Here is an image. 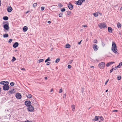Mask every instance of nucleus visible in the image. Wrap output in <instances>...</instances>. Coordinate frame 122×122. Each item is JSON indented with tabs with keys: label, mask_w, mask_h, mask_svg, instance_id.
Returning a JSON list of instances; mask_svg holds the SVG:
<instances>
[{
	"label": "nucleus",
	"mask_w": 122,
	"mask_h": 122,
	"mask_svg": "<svg viewBox=\"0 0 122 122\" xmlns=\"http://www.w3.org/2000/svg\"><path fill=\"white\" fill-rule=\"evenodd\" d=\"M112 51L115 54H118L119 53L117 52V50L116 45L115 42H112V44L111 49Z\"/></svg>",
	"instance_id": "nucleus-1"
},
{
	"label": "nucleus",
	"mask_w": 122,
	"mask_h": 122,
	"mask_svg": "<svg viewBox=\"0 0 122 122\" xmlns=\"http://www.w3.org/2000/svg\"><path fill=\"white\" fill-rule=\"evenodd\" d=\"M105 66V64L104 62H102L98 64V66L99 67L102 69H103Z\"/></svg>",
	"instance_id": "nucleus-2"
},
{
	"label": "nucleus",
	"mask_w": 122,
	"mask_h": 122,
	"mask_svg": "<svg viewBox=\"0 0 122 122\" xmlns=\"http://www.w3.org/2000/svg\"><path fill=\"white\" fill-rule=\"evenodd\" d=\"M99 27L101 29L102 28L104 29L105 28L107 27V26L105 23H102L99 24Z\"/></svg>",
	"instance_id": "nucleus-3"
},
{
	"label": "nucleus",
	"mask_w": 122,
	"mask_h": 122,
	"mask_svg": "<svg viewBox=\"0 0 122 122\" xmlns=\"http://www.w3.org/2000/svg\"><path fill=\"white\" fill-rule=\"evenodd\" d=\"M27 109L29 111L32 112L34 111V108L31 105L29 107H28Z\"/></svg>",
	"instance_id": "nucleus-4"
},
{
	"label": "nucleus",
	"mask_w": 122,
	"mask_h": 122,
	"mask_svg": "<svg viewBox=\"0 0 122 122\" xmlns=\"http://www.w3.org/2000/svg\"><path fill=\"white\" fill-rule=\"evenodd\" d=\"M25 104L26 106L29 107L31 105V102L30 101H26L25 102Z\"/></svg>",
	"instance_id": "nucleus-5"
},
{
	"label": "nucleus",
	"mask_w": 122,
	"mask_h": 122,
	"mask_svg": "<svg viewBox=\"0 0 122 122\" xmlns=\"http://www.w3.org/2000/svg\"><path fill=\"white\" fill-rule=\"evenodd\" d=\"M3 88V89L5 91L8 90L9 89V86L7 85H4Z\"/></svg>",
	"instance_id": "nucleus-6"
},
{
	"label": "nucleus",
	"mask_w": 122,
	"mask_h": 122,
	"mask_svg": "<svg viewBox=\"0 0 122 122\" xmlns=\"http://www.w3.org/2000/svg\"><path fill=\"white\" fill-rule=\"evenodd\" d=\"M15 96L16 98L18 99H21L22 97L21 95L19 93H16V94Z\"/></svg>",
	"instance_id": "nucleus-7"
},
{
	"label": "nucleus",
	"mask_w": 122,
	"mask_h": 122,
	"mask_svg": "<svg viewBox=\"0 0 122 122\" xmlns=\"http://www.w3.org/2000/svg\"><path fill=\"white\" fill-rule=\"evenodd\" d=\"M93 48L94 50L95 51H97L98 49V47L97 46L96 44H94L93 45Z\"/></svg>",
	"instance_id": "nucleus-8"
},
{
	"label": "nucleus",
	"mask_w": 122,
	"mask_h": 122,
	"mask_svg": "<svg viewBox=\"0 0 122 122\" xmlns=\"http://www.w3.org/2000/svg\"><path fill=\"white\" fill-rule=\"evenodd\" d=\"M15 91L14 89H12L9 91L8 92V93L10 94H11L15 93Z\"/></svg>",
	"instance_id": "nucleus-9"
},
{
	"label": "nucleus",
	"mask_w": 122,
	"mask_h": 122,
	"mask_svg": "<svg viewBox=\"0 0 122 122\" xmlns=\"http://www.w3.org/2000/svg\"><path fill=\"white\" fill-rule=\"evenodd\" d=\"M68 8L70 10H72L73 8V7L72 5L70 3H69L68 5Z\"/></svg>",
	"instance_id": "nucleus-10"
},
{
	"label": "nucleus",
	"mask_w": 122,
	"mask_h": 122,
	"mask_svg": "<svg viewBox=\"0 0 122 122\" xmlns=\"http://www.w3.org/2000/svg\"><path fill=\"white\" fill-rule=\"evenodd\" d=\"M4 28L6 30H8L9 28L8 25L7 24H5L3 26Z\"/></svg>",
	"instance_id": "nucleus-11"
},
{
	"label": "nucleus",
	"mask_w": 122,
	"mask_h": 122,
	"mask_svg": "<svg viewBox=\"0 0 122 122\" xmlns=\"http://www.w3.org/2000/svg\"><path fill=\"white\" fill-rule=\"evenodd\" d=\"M114 63V62H109L106 64V66L107 67H108L110 66L111 65Z\"/></svg>",
	"instance_id": "nucleus-12"
},
{
	"label": "nucleus",
	"mask_w": 122,
	"mask_h": 122,
	"mask_svg": "<svg viewBox=\"0 0 122 122\" xmlns=\"http://www.w3.org/2000/svg\"><path fill=\"white\" fill-rule=\"evenodd\" d=\"M75 3L78 5H81L82 4L81 0H79L75 2Z\"/></svg>",
	"instance_id": "nucleus-13"
},
{
	"label": "nucleus",
	"mask_w": 122,
	"mask_h": 122,
	"mask_svg": "<svg viewBox=\"0 0 122 122\" xmlns=\"http://www.w3.org/2000/svg\"><path fill=\"white\" fill-rule=\"evenodd\" d=\"M108 32L110 33H112L113 31L111 27H109L108 28Z\"/></svg>",
	"instance_id": "nucleus-14"
},
{
	"label": "nucleus",
	"mask_w": 122,
	"mask_h": 122,
	"mask_svg": "<svg viewBox=\"0 0 122 122\" xmlns=\"http://www.w3.org/2000/svg\"><path fill=\"white\" fill-rule=\"evenodd\" d=\"M19 45L18 43L17 42H15L13 45V47L14 48H16L18 47Z\"/></svg>",
	"instance_id": "nucleus-15"
},
{
	"label": "nucleus",
	"mask_w": 122,
	"mask_h": 122,
	"mask_svg": "<svg viewBox=\"0 0 122 122\" xmlns=\"http://www.w3.org/2000/svg\"><path fill=\"white\" fill-rule=\"evenodd\" d=\"M12 10V8L11 7H8L7 8V11L8 12H10Z\"/></svg>",
	"instance_id": "nucleus-16"
},
{
	"label": "nucleus",
	"mask_w": 122,
	"mask_h": 122,
	"mask_svg": "<svg viewBox=\"0 0 122 122\" xmlns=\"http://www.w3.org/2000/svg\"><path fill=\"white\" fill-rule=\"evenodd\" d=\"M71 47V45L68 44H66L65 46V47L66 48H70Z\"/></svg>",
	"instance_id": "nucleus-17"
},
{
	"label": "nucleus",
	"mask_w": 122,
	"mask_h": 122,
	"mask_svg": "<svg viewBox=\"0 0 122 122\" xmlns=\"http://www.w3.org/2000/svg\"><path fill=\"white\" fill-rule=\"evenodd\" d=\"M28 29V28L26 26H25L23 28V30L24 32H26Z\"/></svg>",
	"instance_id": "nucleus-18"
},
{
	"label": "nucleus",
	"mask_w": 122,
	"mask_h": 122,
	"mask_svg": "<svg viewBox=\"0 0 122 122\" xmlns=\"http://www.w3.org/2000/svg\"><path fill=\"white\" fill-rule=\"evenodd\" d=\"M122 25L121 24L119 23L118 22L117 24V27L118 28H120L121 27Z\"/></svg>",
	"instance_id": "nucleus-19"
},
{
	"label": "nucleus",
	"mask_w": 122,
	"mask_h": 122,
	"mask_svg": "<svg viewBox=\"0 0 122 122\" xmlns=\"http://www.w3.org/2000/svg\"><path fill=\"white\" fill-rule=\"evenodd\" d=\"M98 118L97 116H95L94 119H93L92 120L93 121H97L98 120Z\"/></svg>",
	"instance_id": "nucleus-20"
},
{
	"label": "nucleus",
	"mask_w": 122,
	"mask_h": 122,
	"mask_svg": "<svg viewBox=\"0 0 122 122\" xmlns=\"http://www.w3.org/2000/svg\"><path fill=\"white\" fill-rule=\"evenodd\" d=\"M122 65V62H121L117 66V67L120 68L121 67Z\"/></svg>",
	"instance_id": "nucleus-21"
},
{
	"label": "nucleus",
	"mask_w": 122,
	"mask_h": 122,
	"mask_svg": "<svg viewBox=\"0 0 122 122\" xmlns=\"http://www.w3.org/2000/svg\"><path fill=\"white\" fill-rule=\"evenodd\" d=\"M71 107L72 108V111H74L75 110V107L74 105H72L71 106Z\"/></svg>",
	"instance_id": "nucleus-22"
},
{
	"label": "nucleus",
	"mask_w": 122,
	"mask_h": 122,
	"mask_svg": "<svg viewBox=\"0 0 122 122\" xmlns=\"http://www.w3.org/2000/svg\"><path fill=\"white\" fill-rule=\"evenodd\" d=\"M3 19L5 20H8V18L7 16H4L3 17Z\"/></svg>",
	"instance_id": "nucleus-23"
},
{
	"label": "nucleus",
	"mask_w": 122,
	"mask_h": 122,
	"mask_svg": "<svg viewBox=\"0 0 122 122\" xmlns=\"http://www.w3.org/2000/svg\"><path fill=\"white\" fill-rule=\"evenodd\" d=\"M3 36L4 38L7 37L8 36V35L7 34H5L3 35Z\"/></svg>",
	"instance_id": "nucleus-24"
},
{
	"label": "nucleus",
	"mask_w": 122,
	"mask_h": 122,
	"mask_svg": "<svg viewBox=\"0 0 122 122\" xmlns=\"http://www.w3.org/2000/svg\"><path fill=\"white\" fill-rule=\"evenodd\" d=\"M58 7L59 8H61L63 6V5L61 3H59L58 4Z\"/></svg>",
	"instance_id": "nucleus-25"
},
{
	"label": "nucleus",
	"mask_w": 122,
	"mask_h": 122,
	"mask_svg": "<svg viewBox=\"0 0 122 122\" xmlns=\"http://www.w3.org/2000/svg\"><path fill=\"white\" fill-rule=\"evenodd\" d=\"M26 97L29 98H30L32 97V95H31L29 94L27 96H26Z\"/></svg>",
	"instance_id": "nucleus-26"
},
{
	"label": "nucleus",
	"mask_w": 122,
	"mask_h": 122,
	"mask_svg": "<svg viewBox=\"0 0 122 122\" xmlns=\"http://www.w3.org/2000/svg\"><path fill=\"white\" fill-rule=\"evenodd\" d=\"M5 81H1V82H0V84H2L4 85H4H6L5 84Z\"/></svg>",
	"instance_id": "nucleus-27"
},
{
	"label": "nucleus",
	"mask_w": 122,
	"mask_h": 122,
	"mask_svg": "<svg viewBox=\"0 0 122 122\" xmlns=\"http://www.w3.org/2000/svg\"><path fill=\"white\" fill-rule=\"evenodd\" d=\"M122 77L121 76H118L117 77V79L119 80H121Z\"/></svg>",
	"instance_id": "nucleus-28"
},
{
	"label": "nucleus",
	"mask_w": 122,
	"mask_h": 122,
	"mask_svg": "<svg viewBox=\"0 0 122 122\" xmlns=\"http://www.w3.org/2000/svg\"><path fill=\"white\" fill-rule=\"evenodd\" d=\"M93 15L95 17H97L98 16V14L97 13H93Z\"/></svg>",
	"instance_id": "nucleus-29"
},
{
	"label": "nucleus",
	"mask_w": 122,
	"mask_h": 122,
	"mask_svg": "<svg viewBox=\"0 0 122 122\" xmlns=\"http://www.w3.org/2000/svg\"><path fill=\"white\" fill-rule=\"evenodd\" d=\"M16 60L15 58L14 57H13V59L11 60V61L12 62Z\"/></svg>",
	"instance_id": "nucleus-30"
},
{
	"label": "nucleus",
	"mask_w": 122,
	"mask_h": 122,
	"mask_svg": "<svg viewBox=\"0 0 122 122\" xmlns=\"http://www.w3.org/2000/svg\"><path fill=\"white\" fill-rule=\"evenodd\" d=\"M10 85L11 86H13L14 85V83L13 82H11L10 83Z\"/></svg>",
	"instance_id": "nucleus-31"
},
{
	"label": "nucleus",
	"mask_w": 122,
	"mask_h": 122,
	"mask_svg": "<svg viewBox=\"0 0 122 122\" xmlns=\"http://www.w3.org/2000/svg\"><path fill=\"white\" fill-rule=\"evenodd\" d=\"M66 10V9L64 8H63L62 9H61V11L63 12L65 11Z\"/></svg>",
	"instance_id": "nucleus-32"
},
{
	"label": "nucleus",
	"mask_w": 122,
	"mask_h": 122,
	"mask_svg": "<svg viewBox=\"0 0 122 122\" xmlns=\"http://www.w3.org/2000/svg\"><path fill=\"white\" fill-rule=\"evenodd\" d=\"M60 61V59L59 58L57 59L55 61V62L56 63H58Z\"/></svg>",
	"instance_id": "nucleus-33"
},
{
	"label": "nucleus",
	"mask_w": 122,
	"mask_h": 122,
	"mask_svg": "<svg viewBox=\"0 0 122 122\" xmlns=\"http://www.w3.org/2000/svg\"><path fill=\"white\" fill-rule=\"evenodd\" d=\"M63 14L62 13H60L59 15V16L60 17H62Z\"/></svg>",
	"instance_id": "nucleus-34"
},
{
	"label": "nucleus",
	"mask_w": 122,
	"mask_h": 122,
	"mask_svg": "<svg viewBox=\"0 0 122 122\" xmlns=\"http://www.w3.org/2000/svg\"><path fill=\"white\" fill-rule=\"evenodd\" d=\"M93 42L95 43H97V41L96 39H94L93 41Z\"/></svg>",
	"instance_id": "nucleus-35"
},
{
	"label": "nucleus",
	"mask_w": 122,
	"mask_h": 122,
	"mask_svg": "<svg viewBox=\"0 0 122 122\" xmlns=\"http://www.w3.org/2000/svg\"><path fill=\"white\" fill-rule=\"evenodd\" d=\"M100 118L101 120L102 121H103L104 120V118L102 116H100Z\"/></svg>",
	"instance_id": "nucleus-36"
},
{
	"label": "nucleus",
	"mask_w": 122,
	"mask_h": 122,
	"mask_svg": "<svg viewBox=\"0 0 122 122\" xmlns=\"http://www.w3.org/2000/svg\"><path fill=\"white\" fill-rule=\"evenodd\" d=\"M43 61H44V60L43 59L39 60V62L40 63V62H41Z\"/></svg>",
	"instance_id": "nucleus-37"
},
{
	"label": "nucleus",
	"mask_w": 122,
	"mask_h": 122,
	"mask_svg": "<svg viewBox=\"0 0 122 122\" xmlns=\"http://www.w3.org/2000/svg\"><path fill=\"white\" fill-rule=\"evenodd\" d=\"M12 41V39H10L9 41V42L10 43Z\"/></svg>",
	"instance_id": "nucleus-38"
},
{
	"label": "nucleus",
	"mask_w": 122,
	"mask_h": 122,
	"mask_svg": "<svg viewBox=\"0 0 122 122\" xmlns=\"http://www.w3.org/2000/svg\"><path fill=\"white\" fill-rule=\"evenodd\" d=\"M37 5V3H34L33 4V6L34 7H36V6Z\"/></svg>",
	"instance_id": "nucleus-39"
},
{
	"label": "nucleus",
	"mask_w": 122,
	"mask_h": 122,
	"mask_svg": "<svg viewBox=\"0 0 122 122\" xmlns=\"http://www.w3.org/2000/svg\"><path fill=\"white\" fill-rule=\"evenodd\" d=\"M50 58L49 57L48 58L46 59V62L50 61Z\"/></svg>",
	"instance_id": "nucleus-40"
},
{
	"label": "nucleus",
	"mask_w": 122,
	"mask_h": 122,
	"mask_svg": "<svg viewBox=\"0 0 122 122\" xmlns=\"http://www.w3.org/2000/svg\"><path fill=\"white\" fill-rule=\"evenodd\" d=\"M5 84H7V85H8L9 84V82L7 81H5Z\"/></svg>",
	"instance_id": "nucleus-41"
},
{
	"label": "nucleus",
	"mask_w": 122,
	"mask_h": 122,
	"mask_svg": "<svg viewBox=\"0 0 122 122\" xmlns=\"http://www.w3.org/2000/svg\"><path fill=\"white\" fill-rule=\"evenodd\" d=\"M63 91V90L62 89H60L59 92V93H61Z\"/></svg>",
	"instance_id": "nucleus-42"
},
{
	"label": "nucleus",
	"mask_w": 122,
	"mask_h": 122,
	"mask_svg": "<svg viewBox=\"0 0 122 122\" xmlns=\"http://www.w3.org/2000/svg\"><path fill=\"white\" fill-rule=\"evenodd\" d=\"M44 8H45V7H41V10L42 11H43L44 10Z\"/></svg>",
	"instance_id": "nucleus-43"
},
{
	"label": "nucleus",
	"mask_w": 122,
	"mask_h": 122,
	"mask_svg": "<svg viewBox=\"0 0 122 122\" xmlns=\"http://www.w3.org/2000/svg\"><path fill=\"white\" fill-rule=\"evenodd\" d=\"M102 45L103 47H104L105 46V45L104 42H102Z\"/></svg>",
	"instance_id": "nucleus-44"
},
{
	"label": "nucleus",
	"mask_w": 122,
	"mask_h": 122,
	"mask_svg": "<svg viewBox=\"0 0 122 122\" xmlns=\"http://www.w3.org/2000/svg\"><path fill=\"white\" fill-rule=\"evenodd\" d=\"M67 67L68 68L70 69L71 68V66L70 65H68Z\"/></svg>",
	"instance_id": "nucleus-45"
},
{
	"label": "nucleus",
	"mask_w": 122,
	"mask_h": 122,
	"mask_svg": "<svg viewBox=\"0 0 122 122\" xmlns=\"http://www.w3.org/2000/svg\"><path fill=\"white\" fill-rule=\"evenodd\" d=\"M113 71V68H112V69H111L110 70V73L112 72Z\"/></svg>",
	"instance_id": "nucleus-46"
},
{
	"label": "nucleus",
	"mask_w": 122,
	"mask_h": 122,
	"mask_svg": "<svg viewBox=\"0 0 122 122\" xmlns=\"http://www.w3.org/2000/svg\"><path fill=\"white\" fill-rule=\"evenodd\" d=\"M109 81V79H108L107 80V81H106V82H105V85H106L107 84V83Z\"/></svg>",
	"instance_id": "nucleus-47"
},
{
	"label": "nucleus",
	"mask_w": 122,
	"mask_h": 122,
	"mask_svg": "<svg viewBox=\"0 0 122 122\" xmlns=\"http://www.w3.org/2000/svg\"><path fill=\"white\" fill-rule=\"evenodd\" d=\"M50 63H51L50 62H48L46 64L47 65H49L50 64Z\"/></svg>",
	"instance_id": "nucleus-48"
},
{
	"label": "nucleus",
	"mask_w": 122,
	"mask_h": 122,
	"mask_svg": "<svg viewBox=\"0 0 122 122\" xmlns=\"http://www.w3.org/2000/svg\"><path fill=\"white\" fill-rule=\"evenodd\" d=\"M113 112H118V110H114L113 111Z\"/></svg>",
	"instance_id": "nucleus-49"
},
{
	"label": "nucleus",
	"mask_w": 122,
	"mask_h": 122,
	"mask_svg": "<svg viewBox=\"0 0 122 122\" xmlns=\"http://www.w3.org/2000/svg\"><path fill=\"white\" fill-rule=\"evenodd\" d=\"M82 27H87V25H82Z\"/></svg>",
	"instance_id": "nucleus-50"
},
{
	"label": "nucleus",
	"mask_w": 122,
	"mask_h": 122,
	"mask_svg": "<svg viewBox=\"0 0 122 122\" xmlns=\"http://www.w3.org/2000/svg\"><path fill=\"white\" fill-rule=\"evenodd\" d=\"M90 67L91 68H94V67L93 66H90Z\"/></svg>",
	"instance_id": "nucleus-51"
},
{
	"label": "nucleus",
	"mask_w": 122,
	"mask_h": 122,
	"mask_svg": "<svg viewBox=\"0 0 122 122\" xmlns=\"http://www.w3.org/2000/svg\"><path fill=\"white\" fill-rule=\"evenodd\" d=\"M82 40H81L80 42H79L78 43V44L79 45H80L81 44V42L82 41Z\"/></svg>",
	"instance_id": "nucleus-52"
},
{
	"label": "nucleus",
	"mask_w": 122,
	"mask_h": 122,
	"mask_svg": "<svg viewBox=\"0 0 122 122\" xmlns=\"http://www.w3.org/2000/svg\"><path fill=\"white\" fill-rule=\"evenodd\" d=\"M117 67H115V68H113V70H116L117 68Z\"/></svg>",
	"instance_id": "nucleus-53"
},
{
	"label": "nucleus",
	"mask_w": 122,
	"mask_h": 122,
	"mask_svg": "<svg viewBox=\"0 0 122 122\" xmlns=\"http://www.w3.org/2000/svg\"><path fill=\"white\" fill-rule=\"evenodd\" d=\"M85 1V0H81V1L82 3L83 2Z\"/></svg>",
	"instance_id": "nucleus-54"
},
{
	"label": "nucleus",
	"mask_w": 122,
	"mask_h": 122,
	"mask_svg": "<svg viewBox=\"0 0 122 122\" xmlns=\"http://www.w3.org/2000/svg\"><path fill=\"white\" fill-rule=\"evenodd\" d=\"M47 22L49 24H50L51 23V22L50 21H48Z\"/></svg>",
	"instance_id": "nucleus-55"
},
{
	"label": "nucleus",
	"mask_w": 122,
	"mask_h": 122,
	"mask_svg": "<svg viewBox=\"0 0 122 122\" xmlns=\"http://www.w3.org/2000/svg\"><path fill=\"white\" fill-rule=\"evenodd\" d=\"M53 91V89L52 88L50 92H51Z\"/></svg>",
	"instance_id": "nucleus-56"
},
{
	"label": "nucleus",
	"mask_w": 122,
	"mask_h": 122,
	"mask_svg": "<svg viewBox=\"0 0 122 122\" xmlns=\"http://www.w3.org/2000/svg\"><path fill=\"white\" fill-rule=\"evenodd\" d=\"M25 122H30L29 121L27 120L25 121Z\"/></svg>",
	"instance_id": "nucleus-57"
},
{
	"label": "nucleus",
	"mask_w": 122,
	"mask_h": 122,
	"mask_svg": "<svg viewBox=\"0 0 122 122\" xmlns=\"http://www.w3.org/2000/svg\"><path fill=\"white\" fill-rule=\"evenodd\" d=\"M66 94H65L64 96V97H63V98H65V97H66Z\"/></svg>",
	"instance_id": "nucleus-58"
},
{
	"label": "nucleus",
	"mask_w": 122,
	"mask_h": 122,
	"mask_svg": "<svg viewBox=\"0 0 122 122\" xmlns=\"http://www.w3.org/2000/svg\"><path fill=\"white\" fill-rule=\"evenodd\" d=\"M29 12V11H27L26 12V14H27Z\"/></svg>",
	"instance_id": "nucleus-59"
},
{
	"label": "nucleus",
	"mask_w": 122,
	"mask_h": 122,
	"mask_svg": "<svg viewBox=\"0 0 122 122\" xmlns=\"http://www.w3.org/2000/svg\"><path fill=\"white\" fill-rule=\"evenodd\" d=\"M22 70H25V69L24 68H22Z\"/></svg>",
	"instance_id": "nucleus-60"
},
{
	"label": "nucleus",
	"mask_w": 122,
	"mask_h": 122,
	"mask_svg": "<svg viewBox=\"0 0 122 122\" xmlns=\"http://www.w3.org/2000/svg\"><path fill=\"white\" fill-rule=\"evenodd\" d=\"M122 10V7L121 8H120V10Z\"/></svg>",
	"instance_id": "nucleus-61"
},
{
	"label": "nucleus",
	"mask_w": 122,
	"mask_h": 122,
	"mask_svg": "<svg viewBox=\"0 0 122 122\" xmlns=\"http://www.w3.org/2000/svg\"><path fill=\"white\" fill-rule=\"evenodd\" d=\"M108 91V90L107 89V90L106 91V92H107Z\"/></svg>",
	"instance_id": "nucleus-62"
},
{
	"label": "nucleus",
	"mask_w": 122,
	"mask_h": 122,
	"mask_svg": "<svg viewBox=\"0 0 122 122\" xmlns=\"http://www.w3.org/2000/svg\"><path fill=\"white\" fill-rule=\"evenodd\" d=\"M88 38H87V39L86 40V41H88Z\"/></svg>",
	"instance_id": "nucleus-63"
},
{
	"label": "nucleus",
	"mask_w": 122,
	"mask_h": 122,
	"mask_svg": "<svg viewBox=\"0 0 122 122\" xmlns=\"http://www.w3.org/2000/svg\"><path fill=\"white\" fill-rule=\"evenodd\" d=\"M99 14H100L101 15H102V14L101 13H99Z\"/></svg>",
	"instance_id": "nucleus-64"
}]
</instances>
